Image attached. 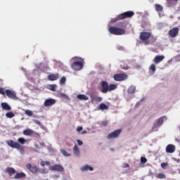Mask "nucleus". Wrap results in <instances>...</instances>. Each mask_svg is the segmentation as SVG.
Returning a JSON list of instances; mask_svg holds the SVG:
<instances>
[{"mask_svg":"<svg viewBox=\"0 0 180 180\" xmlns=\"http://www.w3.org/2000/svg\"><path fill=\"white\" fill-rule=\"evenodd\" d=\"M113 34L115 36H122L123 34H126V30L117 27H114Z\"/></svg>","mask_w":180,"mask_h":180,"instance_id":"obj_7","label":"nucleus"},{"mask_svg":"<svg viewBox=\"0 0 180 180\" xmlns=\"http://www.w3.org/2000/svg\"><path fill=\"white\" fill-rule=\"evenodd\" d=\"M156 178H158V179H165V178H167V176L164 173H159L156 176Z\"/></svg>","mask_w":180,"mask_h":180,"instance_id":"obj_29","label":"nucleus"},{"mask_svg":"<svg viewBox=\"0 0 180 180\" xmlns=\"http://www.w3.org/2000/svg\"><path fill=\"white\" fill-rule=\"evenodd\" d=\"M108 139H113V132L110 133L108 136Z\"/></svg>","mask_w":180,"mask_h":180,"instance_id":"obj_44","label":"nucleus"},{"mask_svg":"<svg viewBox=\"0 0 180 180\" xmlns=\"http://www.w3.org/2000/svg\"><path fill=\"white\" fill-rule=\"evenodd\" d=\"M77 144L78 146H82V144H84V143L82 142V141L77 139Z\"/></svg>","mask_w":180,"mask_h":180,"instance_id":"obj_45","label":"nucleus"},{"mask_svg":"<svg viewBox=\"0 0 180 180\" xmlns=\"http://www.w3.org/2000/svg\"><path fill=\"white\" fill-rule=\"evenodd\" d=\"M50 171H57L58 172H63L64 171V167L61 165H55L49 167Z\"/></svg>","mask_w":180,"mask_h":180,"instance_id":"obj_10","label":"nucleus"},{"mask_svg":"<svg viewBox=\"0 0 180 180\" xmlns=\"http://www.w3.org/2000/svg\"><path fill=\"white\" fill-rule=\"evenodd\" d=\"M66 81H67V79L65 78V77H61V79L60 80V84L64 85V84H65Z\"/></svg>","mask_w":180,"mask_h":180,"instance_id":"obj_36","label":"nucleus"},{"mask_svg":"<svg viewBox=\"0 0 180 180\" xmlns=\"http://www.w3.org/2000/svg\"><path fill=\"white\" fill-rule=\"evenodd\" d=\"M155 10L157 11V12H161L164 9L162 6H161L160 4H155Z\"/></svg>","mask_w":180,"mask_h":180,"instance_id":"obj_30","label":"nucleus"},{"mask_svg":"<svg viewBox=\"0 0 180 180\" xmlns=\"http://www.w3.org/2000/svg\"><path fill=\"white\" fill-rule=\"evenodd\" d=\"M25 115H27V116H33V112L30 110H26Z\"/></svg>","mask_w":180,"mask_h":180,"instance_id":"obj_39","label":"nucleus"},{"mask_svg":"<svg viewBox=\"0 0 180 180\" xmlns=\"http://www.w3.org/2000/svg\"><path fill=\"white\" fill-rule=\"evenodd\" d=\"M172 1H174L175 2H176L178 0H167V3L169 5H172Z\"/></svg>","mask_w":180,"mask_h":180,"instance_id":"obj_43","label":"nucleus"},{"mask_svg":"<svg viewBox=\"0 0 180 180\" xmlns=\"http://www.w3.org/2000/svg\"><path fill=\"white\" fill-rule=\"evenodd\" d=\"M34 123H35L36 124H38L39 126H41V122L38 120H34Z\"/></svg>","mask_w":180,"mask_h":180,"instance_id":"obj_42","label":"nucleus"},{"mask_svg":"<svg viewBox=\"0 0 180 180\" xmlns=\"http://www.w3.org/2000/svg\"><path fill=\"white\" fill-rule=\"evenodd\" d=\"M71 67L75 71H79L84 68V60L82 59L80 61H75L72 63Z\"/></svg>","mask_w":180,"mask_h":180,"instance_id":"obj_3","label":"nucleus"},{"mask_svg":"<svg viewBox=\"0 0 180 180\" xmlns=\"http://www.w3.org/2000/svg\"><path fill=\"white\" fill-rule=\"evenodd\" d=\"M109 107L105 103H101L98 106V110H108Z\"/></svg>","mask_w":180,"mask_h":180,"instance_id":"obj_22","label":"nucleus"},{"mask_svg":"<svg viewBox=\"0 0 180 180\" xmlns=\"http://www.w3.org/2000/svg\"><path fill=\"white\" fill-rule=\"evenodd\" d=\"M141 164H146V162H147V158L145 157L141 158Z\"/></svg>","mask_w":180,"mask_h":180,"instance_id":"obj_40","label":"nucleus"},{"mask_svg":"<svg viewBox=\"0 0 180 180\" xmlns=\"http://www.w3.org/2000/svg\"><path fill=\"white\" fill-rule=\"evenodd\" d=\"M101 85H102V89H101V92L103 94H106V92H108V91H113V84H110L109 86V84H108V82L105 81H103L101 82Z\"/></svg>","mask_w":180,"mask_h":180,"instance_id":"obj_5","label":"nucleus"},{"mask_svg":"<svg viewBox=\"0 0 180 180\" xmlns=\"http://www.w3.org/2000/svg\"><path fill=\"white\" fill-rule=\"evenodd\" d=\"M112 23H113V20H111L110 22L108 24V30L111 34H113V27L112 26Z\"/></svg>","mask_w":180,"mask_h":180,"instance_id":"obj_31","label":"nucleus"},{"mask_svg":"<svg viewBox=\"0 0 180 180\" xmlns=\"http://www.w3.org/2000/svg\"><path fill=\"white\" fill-rule=\"evenodd\" d=\"M73 153L75 154V155H76L77 157H79V148H78V146L75 145L74 148H73Z\"/></svg>","mask_w":180,"mask_h":180,"instance_id":"obj_23","label":"nucleus"},{"mask_svg":"<svg viewBox=\"0 0 180 180\" xmlns=\"http://www.w3.org/2000/svg\"><path fill=\"white\" fill-rule=\"evenodd\" d=\"M115 81H126L127 78H129V76L126 73H120V74H115L113 77Z\"/></svg>","mask_w":180,"mask_h":180,"instance_id":"obj_6","label":"nucleus"},{"mask_svg":"<svg viewBox=\"0 0 180 180\" xmlns=\"http://www.w3.org/2000/svg\"><path fill=\"white\" fill-rule=\"evenodd\" d=\"M82 131V127H78L77 128V131Z\"/></svg>","mask_w":180,"mask_h":180,"instance_id":"obj_47","label":"nucleus"},{"mask_svg":"<svg viewBox=\"0 0 180 180\" xmlns=\"http://www.w3.org/2000/svg\"><path fill=\"white\" fill-rule=\"evenodd\" d=\"M77 98L79 99V101H88V99H89L85 94H79L77 96Z\"/></svg>","mask_w":180,"mask_h":180,"instance_id":"obj_24","label":"nucleus"},{"mask_svg":"<svg viewBox=\"0 0 180 180\" xmlns=\"http://www.w3.org/2000/svg\"><path fill=\"white\" fill-rule=\"evenodd\" d=\"M166 153H169L172 154V153H175V146L172 144H169L166 147Z\"/></svg>","mask_w":180,"mask_h":180,"instance_id":"obj_17","label":"nucleus"},{"mask_svg":"<svg viewBox=\"0 0 180 180\" xmlns=\"http://www.w3.org/2000/svg\"><path fill=\"white\" fill-rule=\"evenodd\" d=\"M60 78V75L58 73L51 74L48 76V79L49 81H57Z\"/></svg>","mask_w":180,"mask_h":180,"instance_id":"obj_16","label":"nucleus"},{"mask_svg":"<svg viewBox=\"0 0 180 180\" xmlns=\"http://www.w3.org/2000/svg\"><path fill=\"white\" fill-rule=\"evenodd\" d=\"M49 89H50V91H52L53 92H56V91L57 89V85L56 84H49Z\"/></svg>","mask_w":180,"mask_h":180,"instance_id":"obj_28","label":"nucleus"},{"mask_svg":"<svg viewBox=\"0 0 180 180\" xmlns=\"http://www.w3.org/2000/svg\"><path fill=\"white\" fill-rule=\"evenodd\" d=\"M60 153L65 155V157H70V155H71L70 153H68V152H67V150H65V149H60Z\"/></svg>","mask_w":180,"mask_h":180,"instance_id":"obj_33","label":"nucleus"},{"mask_svg":"<svg viewBox=\"0 0 180 180\" xmlns=\"http://www.w3.org/2000/svg\"><path fill=\"white\" fill-rule=\"evenodd\" d=\"M63 180H68L67 179H63Z\"/></svg>","mask_w":180,"mask_h":180,"instance_id":"obj_54","label":"nucleus"},{"mask_svg":"<svg viewBox=\"0 0 180 180\" xmlns=\"http://www.w3.org/2000/svg\"><path fill=\"white\" fill-rule=\"evenodd\" d=\"M85 133H86V131H84L82 132L83 134H85Z\"/></svg>","mask_w":180,"mask_h":180,"instance_id":"obj_53","label":"nucleus"},{"mask_svg":"<svg viewBox=\"0 0 180 180\" xmlns=\"http://www.w3.org/2000/svg\"><path fill=\"white\" fill-rule=\"evenodd\" d=\"M108 123H109V122H108V120H103L101 122V126L102 127H105L108 126Z\"/></svg>","mask_w":180,"mask_h":180,"instance_id":"obj_38","label":"nucleus"},{"mask_svg":"<svg viewBox=\"0 0 180 180\" xmlns=\"http://www.w3.org/2000/svg\"><path fill=\"white\" fill-rule=\"evenodd\" d=\"M165 58V56L158 55L154 58L153 63H155V64H160V63H161V61H162V60H164Z\"/></svg>","mask_w":180,"mask_h":180,"instance_id":"obj_18","label":"nucleus"},{"mask_svg":"<svg viewBox=\"0 0 180 180\" xmlns=\"http://www.w3.org/2000/svg\"><path fill=\"white\" fill-rule=\"evenodd\" d=\"M157 70V68L155 67V65L154 64L150 65V68H149V71H152L153 72H155Z\"/></svg>","mask_w":180,"mask_h":180,"instance_id":"obj_34","label":"nucleus"},{"mask_svg":"<svg viewBox=\"0 0 180 180\" xmlns=\"http://www.w3.org/2000/svg\"><path fill=\"white\" fill-rule=\"evenodd\" d=\"M22 178H26V174L24 172L16 173L14 176V179H22Z\"/></svg>","mask_w":180,"mask_h":180,"instance_id":"obj_19","label":"nucleus"},{"mask_svg":"<svg viewBox=\"0 0 180 180\" xmlns=\"http://www.w3.org/2000/svg\"><path fill=\"white\" fill-rule=\"evenodd\" d=\"M117 88V84H113V89H116Z\"/></svg>","mask_w":180,"mask_h":180,"instance_id":"obj_50","label":"nucleus"},{"mask_svg":"<svg viewBox=\"0 0 180 180\" xmlns=\"http://www.w3.org/2000/svg\"><path fill=\"white\" fill-rule=\"evenodd\" d=\"M90 99L91 103H94V102H102V97L97 96L94 94L90 95Z\"/></svg>","mask_w":180,"mask_h":180,"instance_id":"obj_14","label":"nucleus"},{"mask_svg":"<svg viewBox=\"0 0 180 180\" xmlns=\"http://www.w3.org/2000/svg\"><path fill=\"white\" fill-rule=\"evenodd\" d=\"M42 174H47V172H46V169L42 170Z\"/></svg>","mask_w":180,"mask_h":180,"instance_id":"obj_51","label":"nucleus"},{"mask_svg":"<svg viewBox=\"0 0 180 180\" xmlns=\"http://www.w3.org/2000/svg\"><path fill=\"white\" fill-rule=\"evenodd\" d=\"M81 171L82 172H85V171H94V167H90L88 165H86L84 166H83L82 167H81Z\"/></svg>","mask_w":180,"mask_h":180,"instance_id":"obj_21","label":"nucleus"},{"mask_svg":"<svg viewBox=\"0 0 180 180\" xmlns=\"http://www.w3.org/2000/svg\"><path fill=\"white\" fill-rule=\"evenodd\" d=\"M122 133V129H117L113 131V139H116V137L119 136V134Z\"/></svg>","mask_w":180,"mask_h":180,"instance_id":"obj_26","label":"nucleus"},{"mask_svg":"<svg viewBox=\"0 0 180 180\" xmlns=\"http://www.w3.org/2000/svg\"><path fill=\"white\" fill-rule=\"evenodd\" d=\"M129 167H130V165H129V164H127V163L124 164V166H123L124 168H129Z\"/></svg>","mask_w":180,"mask_h":180,"instance_id":"obj_48","label":"nucleus"},{"mask_svg":"<svg viewBox=\"0 0 180 180\" xmlns=\"http://www.w3.org/2000/svg\"><path fill=\"white\" fill-rule=\"evenodd\" d=\"M17 150H19L20 153H21V154H25V148H23V146L20 145L19 148H17Z\"/></svg>","mask_w":180,"mask_h":180,"instance_id":"obj_37","label":"nucleus"},{"mask_svg":"<svg viewBox=\"0 0 180 180\" xmlns=\"http://www.w3.org/2000/svg\"><path fill=\"white\" fill-rule=\"evenodd\" d=\"M53 105H56V100L54 98H47L44 103V106H45V108L53 106Z\"/></svg>","mask_w":180,"mask_h":180,"instance_id":"obj_11","label":"nucleus"},{"mask_svg":"<svg viewBox=\"0 0 180 180\" xmlns=\"http://www.w3.org/2000/svg\"><path fill=\"white\" fill-rule=\"evenodd\" d=\"M6 143L11 148H19L20 147V144L18 142L14 141L13 140H8L6 141Z\"/></svg>","mask_w":180,"mask_h":180,"instance_id":"obj_12","label":"nucleus"},{"mask_svg":"<svg viewBox=\"0 0 180 180\" xmlns=\"http://www.w3.org/2000/svg\"><path fill=\"white\" fill-rule=\"evenodd\" d=\"M133 16H134V12L130 11H127L117 15L116 18L114 19V22H116V20H122V19L133 18Z\"/></svg>","mask_w":180,"mask_h":180,"instance_id":"obj_1","label":"nucleus"},{"mask_svg":"<svg viewBox=\"0 0 180 180\" xmlns=\"http://www.w3.org/2000/svg\"><path fill=\"white\" fill-rule=\"evenodd\" d=\"M24 136H32L33 134V130L28 129L23 131Z\"/></svg>","mask_w":180,"mask_h":180,"instance_id":"obj_25","label":"nucleus"},{"mask_svg":"<svg viewBox=\"0 0 180 180\" xmlns=\"http://www.w3.org/2000/svg\"><path fill=\"white\" fill-rule=\"evenodd\" d=\"M26 168L32 174H37L38 172H40V169L37 166H32V164L27 163L26 165Z\"/></svg>","mask_w":180,"mask_h":180,"instance_id":"obj_8","label":"nucleus"},{"mask_svg":"<svg viewBox=\"0 0 180 180\" xmlns=\"http://www.w3.org/2000/svg\"><path fill=\"white\" fill-rule=\"evenodd\" d=\"M0 94L1 95H5L6 94L4 88H0Z\"/></svg>","mask_w":180,"mask_h":180,"instance_id":"obj_41","label":"nucleus"},{"mask_svg":"<svg viewBox=\"0 0 180 180\" xmlns=\"http://www.w3.org/2000/svg\"><path fill=\"white\" fill-rule=\"evenodd\" d=\"M6 95L10 99H13L14 101H18V96H16V93L15 91H11L9 89H6Z\"/></svg>","mask_w":180,"mask_h":180,"instance_id":"obj_9","label":"nucleus"},{"mask_svg":"<svg viewBox=\"0 0 180 180\" xmlns=\"http://www.w3.org/2000/svg\"><path fill=\"white\" fill-rule=\"evenodd\" d=\"M18 142L20 143V144H25L26 143V139L24 138H18Z\"/></svg>","mask_w":180,"mask_h":180,"instance_id":"obj_35","label":"nucleus"},{"mask_svg":"<svg viewBox=\"0 0 180 180\" xmlns=\"http://www.w3.org/2000/svg\"><path fill=\"white\" fill-rule=\"evenodd\" d=\"M40 165H41V167H44V165H46V162L44 161H41L40 162Z\"/></svg>","mask_w":180,"mask_h":180,"instance_id":"obj_49","label":"nucleus"},{"mask_svg":"<svg viewBox=\"0 0 180 180\" xmlns=\"http://www.w3.org/2000/svg\"><path fill=\"white\" fill-rule=\"evenodd\" d=\"M45 164H46V165H50V162H49L48 161L45 162Z\"/></svg>","mask_w":180,"mask_h":180,"instance_id":"obj_52","label":"nucleus"},{"mask_svg":"<svg viewBox=\"0 0 180 180\" xmlns=\"http://www.w3.org/2000/svg\"><path fill=\"white\" fill-rule=\"evenodd\" d=\"M164 119H167L165 116L160 117L158 120H156L155 123L153 124L152 128L153 131H157L160 126H161L164 123Z\"/></svg>","mask_w":180,"mask_h":180,"instance_id":"obj_4","label":"nucleus"},{"mask_svg":"<svg viewBox=\"0 0 180 180\" xmlns=\"http://www.w3.org/2000/svg\"><path fill=\"white\" fill-rule=\"evenodd\" d=\"M128 94H134L136 92V86H131L129 87L128 90H127Z\"/></svg>","mask_w":180,"mask_h":180,"instance_id":"obj_27","label":"nucleus"},{"mask_svg":"<svg viewBox=\"0 0 180 180\" xmlns=\"http://www.w3.org/2000/svg\"><path fill=\"white\" fill-rule=\"evenodd\" d=\"M4 172L8 174L10 176H12V175H15V174H16V170L13 167H7Z\"/></svg>","mask_w":180,"mask_h":180,"instance_id":"obj_15","label":"nucleus"},{"mask_svg":"<svg viewBox=\"0 0 180 180\" xmlns=\"http://www.w3.org/2000/svg\"><path fill=\"white\" fill-rule=\"evenodd\" d=\"M167 165H168L167 163H165V162L161 163V167H162V168H165V167H167Z\"/></svg>","mask_w":180,"mask_h":180,"instance_id":"obj_46","label":"nucleus"},{"mask_svg":"<svg viewBox=\"0 0 180 180\" xmlns=\"http://www.w3.org/2000/svg\"><path fill=\"white\" fill-rule=\"evenodd\" d=\"M151 37V33L147 32H142L140 34V39L143 41V43L148 46L150 44V41H148L149 38Z\"/></svg>","mask_w":180,"mask_h":180,"instance_id":"obj_2","label":"nucleus"},{"mask_svg":"<svg viewBox=\"0 0 180 180\" xmlns=\"http://www.w3.org/2000/svg\"><path fill=\"white\" fill-rule=\"evenodd\" d=\"M178 33H179V28L178 27H173L172 30L169 31V36L170 37H176L178 36Z\"/></svg>","mask_w":180,"mask_h":180,"instance_id":"obj_13","label":"nucleus"},{"mask_svg":"<svg viewBox=\"0 0 180 180\" xmlns=\"http://www.w3.org/2000/svg\"><path fill=\"white\" fill-rule=\"evenodd\" d=\"M6 116L8 119H12V117H15V114L13 112H8L6 114Z\"/></svg>","mask_w":180,"mask_h":180,"instance_id":"obj_32","label":"nucleus"},{"mask_svg":"<svg viewBox=\"0 0 180 180\" xmlns=\"http://www.w3.org/2000/svg\"><path fill=\"white\" fill-rule=\"evenodd\" d=\"M1 108L4 110H12V108L7 103H1Z\"/></svg>","mask_w":180,"mask_h":180,"instance_id":"obj_20","label":"nucleus"}]
</instances>
